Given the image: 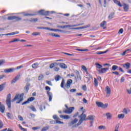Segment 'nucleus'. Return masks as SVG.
Instances as JSON below:
<instances>
[{"label":"nucleus","instance_id":"nucleus-51","mask_svg":"<svg viewBox=\"0 0 131 131\" xmlns=\"http://www.w3.org/2000/svg\"><path fill=\"white\" fill-rule=\"evenodd\" d=\"M113 16H114V14L113 13L110 14L108 16V19H113Z\"/></svg>","mask_w":131,"mask_h":131},{"label":"nucleus","instance_id":"nucleus-34","mask_svg":"<svg viewBox=\"0 0 131 131\" xmlns=\"http://www.w3.org/2000/svg\"><path fill=\"white\" fill-rule=\"evenodd\" d=\"M60 79H61V77L60 76V75H57L55 77V81H59Z\"/></svg>","mask_w":131,"mask_h":131},{"label":"nucleus","instance_id":"nucleus-55","mask_svg":"<svg viewBox=\"0 0 131 131\" xmlns=\"http://www.w3.org/2000/svg\"><path fill=\"white\" fill-rule=\"evenodd\" d=\"M3 127H4V123H3L2 121H0V129L1 128H3Z\"/></svg>","mask_w":131,"mask_h":131},{"label":"nucleus","instance_id":"nucleus-44","mask_svg":"<svg viewBox=\"0 0 131 131\" xmlns=\"http://www.w3.org/2000/svg\"><path fill=\"white\" fill-rule=\"evenodd\" d=\"M77 51H78V52H88L89 49H77Z\"/></svg>","mask_w":131,"mask_h":131},{"label":"nucleus","instance_id":"nucleus-10","mask_svg":"<svg viewBox=\"0 0 131 131\" xmlns=\"http://www.w3.org/2000/svg\"><path fill=\"white\" fill-rule=\"evenodd\" d=\"M105 92L106 94V97H110V95H111V89L109 86H106L105 89Z\"/></svg>","mask_w":131,"mask_h":131},{"label":"nucleus","instance_id":"nucleus-56","mask_svg":"<svg viewBox=\"0 0 131 131\" xmlns=\"http://www.w3.org/2000/svg\"><path fill=\"white\" fill-rule=\"evenodd\" d=\"M46 83H48L49 85H53V84H52V82L51 81H46Z\"/></svg>","mask_w":131,"mask_h":131},{"label":"nucleus","instance_id":"nucleus-27","mask_svg":"<svg viewBox=\"0 0 131 131\" xmlns=\"http://www.w3.org/2000/svg\"><path fill=\"white\" fill-rule=\"evenodd\" d=\"M129 51L131 52V50L129 49H126L125 51L121 53V56H125V54H129Z\"/></svg>","mask_w":131,"mask_h":131},{"label":"nucleus","instance_id":"nucleus-52","mask_svg":"<svg viewBox=\"0 0 131 131\" xmlns=\"http://www.w3.org/2000/svg\"><path fill=\"white\" fill-rule=\"evenodd\" d=\"M36 14H29V13H26L24 14V16H35Z\"/></svg>","mask_w":131,"mask_h":131},{"label":"nucleus","instance_id":"nucleus-40","mask_svg":"<svg viewBox=\"0 0 131 131\" xmlns=\"http://www.w3.org/2000/svg\"><path fill=\"white\" fill-rule=\"evenodd\" d=\"M86 27H90V25L87 26V27H81L75 28H73V29H83V28H86Z\"/></svg>","mask_w":131,"mask_h":131},{"label":"nucleus","instance_id":"nucleus-3","mask_svg":"<svg viewBox=\"0 0 131 131\" xmlns=\"http://www.w3.org/2000/svg\"><path fill=\"white\" fill-rule=\"evenodd\" d=\"M79 117L80 120L79 121V122L76 124L74 126V127H77V126H79V125H80V124H81L82 122L84 121V120H87L86 115L85 114H83V113H82V114L81 115H80Z\"/></svg>","mask_w":131,"mask_h":131},{"label":"nucleus","instance_id":"nucleus-22","mask_svg":"<svg viewBox=\"0 0 131 131\" xmlns=\"http://www.w3.org/2000/svg\"><path fill=\"white\" fill-rule=\"evenodd\" d=\"M5 110H6L5 105L2 104V102H0V112H1V113H5Z\"/></svg>","mask_w":131,"mask_h":131},{"label":"nucleus","instance_id":"nucleus-43","mask_svg":"<svg viewBox=\"0 0 131 131\" xmlns=\"http://www.w3.org/2000/svg\"><path fill=\"white\" fill-rule=\"evenodd\" d=\"M30 108L32 110V111H33V112H36V108H35V107L34 106H30Z\"/></svg>","mask_w":131,"mask_h":131},{"label":"nucleus","instance_id":"nucleus-16","mask_svg":"<svg viewBox=\"0 0 131 131\" xmlns=\"http://www.w3.org/2000/svg\"><path fill=\"white\" fill-rule=\"evenodd\" d=\"M95 117V116L93 115H90L88 116V118H87V120H92L90 122V127L93 126V123L94 122V118Z\"/></svg>","mask_w":131,"mask_h":131},{"label":"nucleus","instance_id":"nucleus-35","mask_svg":"<svg viewBox=\"0 0 131 131\" xmlns=\"http://www.w3.org/2000/svg\"><path fill=\"white\" fill-rule=\"evenodd\" d=\"M37 66H38V63L35 62L32 65V68L34 69L37 68Z\"/></svg>","mask_w":131,"mask_h":131},{"label":"nucleus","instance_id":"nucleus-33","mask_svg":"<svg viewBox=\"0 0 131 131\" xmlns=\"http://www.w3.org/2000/svg\"><path fill=\"white\" fill-rule=\"evenodd\" d=\"M18 127H19V128H20V130L27 131V129L25 128H23V127H22L21 124H18Z\"/></svg>","mask_w":131,"mask_h":131},{"label":"nucleus","instance_id":"nucleus-11","mask_svg":"<svg viewBox=\"0 0 131 131\" xmlns=\"http://www.w3.org/2000/svg\"><path fill=\"white\" fill-rule=\"evenodd\" d=\"M78 122V119H74V120H72L69 123V126H72L73 127H74V125H75V124H76V123H77V122Z\"/></svg>","mask_w":131,"mask_h":131},{"label":"nucleus","instance_id":"nucleus-5","mask_svg":"<svg viewBox=\"0 0 131 131\" xmlns=\"http://www.w3.org/2000/svg\"><path fill=\"white\" fill-rule=\"evenodd\" d=\"M45 90L47 91V94L49 98V101H52L53 99V94H52V92H50L51 91V88L49 86H45Z\"/></svg>","mask_w":131,"mask_h":131},{"label":"nucleus","instance_id":"nucleus-45","mask_svg":"<svg viewBox=\"0 0 131 131\" xmlns=\"http://www.w3.org/2000/svg\"><path fill=\"white\" fill-rule=\"evenodd\" d=\"M51 36H54V37H60L59 35L55 33H51Z\"/></svg>","mask_w":131,"mask_h":131},{"label":"nucleus","instance_id":"nucleus-21","mask_svg":"<svg viewBox=\"0 0 131 131\" xmlns=\"http://www.w3.org/2000/svg\"><path fill=\"white\" fill-rule=\"evenodd\" d=\"M100 27H102L103 29L107 28V21H103L100 24Z\"/></svg>","mask_w":131,"mask_h":131},{"label":"nucleus","instance_id":"nucleus-53","mask_svg":"<svg viewBox=\"0 0 131 131\" xmlns=\"http://www.w3.org/2000/svg\"><path fill=\"white\" fill-rule=\"evenodd\" d=\"M19 34V32L16 31L13 33H10V35H15V34Z\"/></svg>","mask_w":131,"mask_h":131},{"label":"nucleus","instance_id":"nucleus-7","mask_svg":"<svg viewBox=\"0 0 131 131\" xmlns=\"http://www.w3.org/2000/svg\"><path fill=\"white\" fill-rule=\"evenodd\" d=\"M6 104L9 109H11L12 106L11 105V94H9L6 98Z\"/></svg>","mask_w":131,"mask_h":131},{"label":"nucleus","instance_id":"nucleus-57","mask_svg":"<svg viewBox=\"0 0 131 131\" xmlns=\"http://www.w3.org/2000/svg\"><path fill=\"white\" fill-rule=\"evenodd\" d=\"M82 89L83 91H86V85H83L82 86Z\"/></svg>","mask_w":131,"mask_h":131},{"label":"nucleus","instance_id":"nucleus-17","mask_svg":"<svg viewBox=\"0 0 131 131\" xmlns=\"http://www.w3.org/2000/svg\"><path fill=\"white\" fill-rule=\"evenodd\" d=\"M37 28L38 29H45L46 30H50L51 31H58V29H50V28H47L45 27H38Z\"/></svg>","mask_w":131,"mask_h":131},{"label":"nucleus","instance_id":"nucleus-61","mask_svg":"<svg viewBox=\"0 0 131 131\" xmlns=\"http://www.w3.org/2000/svg\"><path fill=\"white\" fill-rule=\"evenodd\" d=\"M7 116L8 118H11V116H12V115L10 113H7Z\"/></svg>","mask_w":131,"mask_h":131},{"label":"nucleus","instance_id":"nucleus-9","mask_svg":"<svg viewBox=\"0 0 131 131\" xmlns=\"http://www.w3.org/2000/svg\"><path fill=\"white\" fill-rule=\"evenodd\" d=\"M39 14L42 16H49L50 15L49 11H46L43 10H41L38 11Z\"/></svg>","mask_w":131,"mask_h":131},{"label":"nucleus","instance_id":"nucleus-14","mask_svg":"<svg viewBox=\"0 0 131 131\" xmlns=\"http://www.w3.org/2000/svg\"><path fill=\"white\" fill-rule=\"evenodd\" d=\"M53 118H54V119H55L56 123H57L58 124H64V122L59 121V120H60V118H59V117H58V116L54 115Z\"/></svg>","mask_w":131,"mask_h":131},{"label":"nucleus","instance_id":"nucleus-42","mask_svg":"<svg viewBox=\"0 0 131 131\" xmlns=\"http://www.w3.org/2000/svg\"><path fill=\"white\" fill-rule=\"evenodd\" d=\"M32 35H33L34 36H36L37 35H40V32H33L32 34Z\"/></svg>","mask_w":131,"mask_h":131},{"label":"nucleus","instance_id":"nucleus-15","mask_svg":"<svg viewBox=\"0 0 131 131\" xmlns=\"http://www.w3.org/2000/svg\"><path fill=\"white\" fill-rule=\"evenodd\" d=\"M34 97H30L27 99V101L24 102L21 105H25V104H29L30 102H32V101H34Z\"/></svg>","mask_w":131,"mask_h":131},{"label":"nucleus","instance_id":"nucleus-1","mask_svg":"<svg viewBox=\"0 0 131 131\" xmlns=\"http://www.w3.org/2000/svg\"><path fill=\"white\" fill-rule=\"evenodd\" d=\"M95 65L97 72L100 74L106 73V72L109 70V68H103V66L101 65L100 63H96Z\"/></svg>","mask_w":131,"mask_h":131},{"label":"nucleus","instance_id":"nucleus-20","mask_svg":"<svg viewBox=\"0 0 131 131\" xmlns=\"http://www.w3.org/2000/svg\"><path fill=\"white\" fill-rule=\"evenodd\" d=\"M15 70H16V69L14 68L7 69L4 70V72L5 73H10L11 72H14V71H15Z\"/></svg>","mask_w":131,"mask_h":131},{"label":"nucleus","instance_id":"nucleus-19","mask_svg":"<svg viewBox=\"0 0 131 131\" xmlns=\"http://www.w3.org/2000/svg\"><path fill=\"white\" fill-rule=\"evenodd\" d=\"M20 78V75H17V76L15 77L11 81V84H13V83H15L17 82V80H19Z\"/></svg>","mask_w":131,"mask_h":131},{"label":"nucleus","instance_id":"nucleus-58","mask_svg":"<svg viewBox=\"0 0 131 131\" xmlns=\"http://www.w3.org/2000/svg\"><path fill=\"white\" fill-rule=\"evenodd\" d=\"M13 42H16V41H20V39L15 38L13 40Z\"/></svg>","mask_w":131,"mask_h":131},{"label":"nucleus","instance_id":"nucleus-30","mask_svg":"<svg viewBox=\"0 0 131 131\" xmlns=\"http://www.w3.org/2000/svg\"><path fill=\"white\" fill-rule=\"evenodd\" d=\"M105 116H106L107 119H111L112 118V114L110 113H106Z\"/></svg>","mask_w":131,"mask_h":131},{"label":"nucleus","instance_id":"nucleus-37","mask_svg":"<svg viewBox=\"0 0 131 131\" xmlns=\"http://www.w3.org/2000/svg\"><path fill=\"white\" fill-rule=\"evenodd\" d=\"M118 66L114 65L112 67V71H115L117 69H118Z\"/></svg>","mask_w":131,"mask_h":131},{"label":"nucleus","instance_id":"nucleus-50","mask_svg":"<svg viewBox=\"0 0 131 131\" xmlns=\"http://www.w3.org/2000/svg\"><path fill=\"white\" fill-rule=\"evenodd\" d=\"M5 64V60H0V66L4 65Z\"/></svg>","mask_w":131,"mask_h":131},{"label":"nucleus","instance_id":"nucleus-36","mask_svg":"<svg viewBox=\"0 0 131 131\" xmlns=\"http://www.w3.org/2000/svg\"><path fill=\"white\" fill-rule=\"evenodd\" d=\"M94 81L95 86H98V85H99V83H98V80H97L96 78H94Z\"/></svg>","mask_w":131,"mask_h":131},{"label":"nucleus","instance_id":"nucleus-63","mask_svg":"<svg viewBox=\"0 0 131 131\" xmlns=\"http://www.w3.org/2000/svg\"><path fill=\"white\" fill-rule=\"evenodd\" d=\"M70 92H71V93H75V92H76V89H71Z\"/></svg>","mask_w":131,"mask_h":131},{"label":"nucleus","instance_id":"nucleus-54","mask_svg":"<svg viewBox=\"0 0 131 131\" xmlns=\"http://www.w3.org/2000/svg\"><path fill=\"white\" fill-rule=\"evenodd\" d=\"M18 118L19 119V120H21V121H23V117L21 116V115H18Z\"/></svg>","mask_w":131,"mask_h":131},{"label":"nucleus","instance_id":"nucleus-39","mask_svg":"<svg viewBox=\"0 0 131 131\" xmlns=\"http://www.w3.org/2000/svg\"><path fill=\"white\" fill-rule=\"evenodd\" d=\"M49 128H50V126H45L41 129V131H47L49 130Z\"/></svg>","mask_w":131,"mask_h":131},{"label":"nucleus","instance_id":"nucleus-29","mask_svg":"<svg viewBox=\"0 0 131 131\" xmlns=\"http://www.w3.org/2000/svg\"><path fill=\"white\" fill-rule=\"evenodd\" d=\"M113 2L116 5H117V6H119V7H122V5L121 4V3H120V1H118L117 0H113Z\"/></svg>","mask_w":131,"mask_h":131},{"label":"nucleus","instance_id":"nucleus-46","mask_svg":"<svg viewBox=\"0 0 131 131\" xmlns=\"http://www.w3.org/2000/svg\"><path fill=\"white\" fill-rule=\"evenodd\" d=\"M81 68H82V70H84V71L85 72H88V69H86V67H85V66H82Z\"/></svg>","mask_w":131,"mask_h":131},{"label":"nucleus","instance_id":"nucleus-23","mask_svg":"<svg viewBox=\"0 0 131 131\" xmlns=\"http://www.w3.org/2000/svg\"><path fill=\"white\" fill-rule=\"evenodd\" d=\"M29 86H30V84L27 83L26 85L24 88V91L25 94H27L28 93V91H29Z\"/></svg>","mask_w":131,"mask_h":131},{"label":"nucleus","instance_id":"nucleus-12","mask_svg":"<svg viewBox=\"0 0 131 131\" xmlns=\"http://www.w3.org/2000/svg\"><path fill=\"white\" fill-rule=\"evenodd\" d=\"M8 20H15V21H20V20H21V18L16 16H9L8 17Z\"/></svg>","mask_w":131,"mask_h":131},{"label":"nucleus","instance_id":"nucleus-2","mask_svg":"<svg viewBox=\"0 0 131 131\" xmlns=\"http://www.w3.org/2000/svg\"><path fill=\"white\" fill-rule=\"evenodd\" d=\"M24 93H21V94H16L14 98L11 100V102L13 103L15 101H17L16 104H20V103H21V102L24 100Z\"/></svg>","mask_w":131,"mask_h":131},{"label":"nucleus","instance_id":"nucleus-62","mask_svg":"<svg viewBox=\"0 0 131 131\" xmlns=\"http://www.w3.org/2000/svg\"><path fill=\"white\" fill-rule=\"evenodd\" d=\"M63 54H64V55H67V56H73V54L67 53L66 52H63Z\"/></svg>","mask_w":131,"mask_h":131},{"label":"nucleus","instance_id":"nucleus-60","mask_svg":"<svg viewBox=\"0 0 131 131\" xmlns=\"http://www.w3.org/2000/svg\"><path fill=\"white\" fill-rule=\"evenodd\" d=\"M113 74H115L116 75H119V73L117 71L112 72Z\"/></svg>","mask_w":131,"mask_h":131},{"label":"nucleus","instance_id":"nucleus-41","mask_svg":"<svg viewBox=\"0 0 131 131\" xmlns=\"http://www.w3.org/2000/svg\"><path fill=\"white\" fill-rule=\"evenodd\" d=\"M108 52V50H106L104 52H96L97 55H102L103 54H105V53H107Z\"/></svg>","mask_w":131,"mask_h":131},{"label":"nucleus","instance_id":"nucleus-28","mask_svg":"<svg viewBox=\"0 0 131 131\" xmlns=\"http://www.w3.org/2000/svg\"><path fill=\"white\" fill-rule=\"evenodd\" d=\"M80 25H82V24H78V25H67V26H64L63 27V28H66L67 27H75L76 26H80Z\"/></svg>","mask_w":131,"mask_h":131},{"label":"nucleus","instance_id":"nucleus-48","mask_svg":"<svg viewBox=\"0 0 131 131\" xmlns=\"http://www.w3.org/2000/svg\"><path fill=\"white\" fill-rule=\"evenodd\" d=\"M42 78H43V75L42 74L40 75L38 77V80H41Z\"/></svg>","mask_w":131,"mask_h":131},{"label":"nucleus","instance_id":"nucleus-6","mask_svg":"<svg viewBox=\"0 0 131 131\" xmlns=\"http://www.w3.org/2000/svg\"><path fill=\"white\" fill-rule=\"evenodd\" d=\"M56 66H58V63L57 62H54L51 64H50L49 67L50 69H53L54 68V71H56V72H58L59 70H60V68L59 67H56Z\"/></svg>","mask_w":131,"mask_h":131},{"label":"nucleus","instance_id":"nucleus-24","mask_svg":"<svg viewBox=\"0 0 131 131\" xmlns=\"http://www.w3.org/2000/svg\"><path fill=\"white\" fill-rule=\"evenodd\" d=\"M122 66L124 68H126V69H129L130 63L129 62H126V63L122 64Z\"/></svg>","mask_w":131,"mask_h":131},{"label":"nucleus","instance_id":"nucleus-18","mask_svg":"<svg viewBox=\"0 0 131 131\" xmlns=\"http://www.w3.org/2000/svg\"><path fill=\"white\" fill-rule=\"evenodd\" d=\"M123 7L124 12H128V10H129V5L125 3H123Z\"/></svg>","mask_w":131,"mask_h":131},{"label":"nucleus","instance_id":"nucleus-8","mask_svg":"<svg viewBox=\"0 0 131 131\" xmlns=\"http://www.w3.org/2000/svg\"><path fill=\"white\" fill-rule=\"evenodd\" d=\"M96 104L98 107H99V108H103V109H105L108 107V103L103 104L101 102L96 101Z\"/></svg>","mask_w":131,"mask_h":131},{"label":"nucleus","instance_id":"nucleus-38","mask_svg":"<svg viewBox=\"0 0 131 131\" xmlns=\"http://www.w3.org/2000/svg\"><path fill=\"white\" fill-rule=\"evenodd\" d=\"M64 84H65V80L64 79H62L60 84V86L62 88V89H64Z\"/></svg>","mask_w":131,"mask_h":131},{"label":"nucleus","instance_id":"nucleus-47","mask_svg":"<svg viewBox=\"0 0 131 131\" xmlns=\"http://www.w3.org/2000/svg\"><path fill=\"white\" fill-rule=\"evenodd\" d=\"M98 128H99V129H106V126H103V125L99 126L98 127Z\"/></svg>","mask_w":131,"mask_h":131},{"label":"nucleus","instance_id":"nucleus-26","mask_svg":"<svg viewBox=\"0 0 131 131\" xmlns=\"http://www.w3.org/2000/svg\"><path fill=\"white\" fill-rule=\"evenodd\" d=\"M60 118H62L63 119H70V116L67 115H61L60 116Z\"/></svg>","mask_w":131,"mask_h":131},{"label":"nucleus","instance_id":"nucleus-31","mask_svg":"<svg viewBox=\"0 0 131 131\" xmlns=\"http://www.w3.org/2000/svg\"><path fill=\"white\" fill-rule=\"evenodd\" d=\"M6 85V82L3 83L0 85V92L4 91L5 89V86Z\"/></svg>","mask_w":131,"mask_h":131},{"label":"nucleus","instance_id":"nucleus-25","mask_svg":"<svg viewBox=\"0 0 131 131\" xmlns=\"http://www.w3.org/2000/svg\"><path fill=\"white\" fill-rule=\"evenodd\" d=\"M59 67H60V68L62 69H67V65L64 63H60Z\"/></svg>","mask_w":131,"mask_h":131},{"label":"nucleus","instance_id":"nucleus-64","mask_svg":"<svg viewBox=\"0 0 131 131\" xmlns=\"http://www.w3.org/2000/svg\"><path fill=\"white\" fill-rule=\"evenodd\" d=\"M123 113H124V114H127V110L126 108H124L123 111Z\"/></svg>","mask_w":131,"mask_h":131},{"label":"nucleus","instance_id":"nucleus-13","mask_svg":"<svg viewBox=\"0 0 131 131\" xmlns=\"http://www.w3.org/2000/svg\"><path fill=\"white\" fill-rule=\"evenodd\" d=\"M72 83V80L71 79H69L67 80V83L65 84V86L67 89H70V86Z\"/></svg>","mask_w":131,"mask_h":131},{"label":"nucleus","instance_id":"nucleus-32","mask_svg":"<svg viewBox=\"0 0 131 131\" xmlns=\"http://www.w3.org/2000/svg\"><path fill=\"white\" fill-rule=\"evenodd\" d=\"M118 118H119V119H122L124 118V114H121L118 115Z\"/></svg>","mask_w":131,"mask_h":131},{"label":"nucleus","instance_id":"nucleus-49","mask_svg":"<svg viewBox=\"0 0 131 131\" xmlns=\"http://www.w3.org/2000/svg\"><path fill=\"white\" fill-rule=\"evenodd\" d=\"M123 33V29L121 28L118 31L119 34H122Z\"/></svg>","mask_w":131,"mask_h":131},{"label":"nucleus","instance_id":"nucleus-59","mask_svg":"<svg viewBox=\"0 0 131 131\" xmlns=\"http://www.w3.org/2000/svg\"><path fill=\"white\" fill-rule=\"evenodd\" d=\"M76 74H77V78H78V77L80 76V74L79 73V72H78V71H76Z\"/></svg>","mask_w":131,"mask_h":131},{"label":"nucleus","instance_id":"nucleus-4","mask_svg":"<svg viewBox=\"0 0 131 131\" xmlns=\"http://www.w3.org/2000/svg\"><path fill=\"white\" fill-rule=\"evenodd\" d=\"M65 107L67 108V110L64 109L63 112L66 113V114H71L75 109L74 107H68L67 104H65Z\"/></svg>","mask_w":131,"mask_h":131}]
</instances>
